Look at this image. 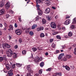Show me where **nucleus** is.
<instances>
[{
    "mask_svg": "<svg viewBox=\"0 0 76 76\" xmlns=\"http://www.w3.org/2000/svg\"><path fill=\"white\" fill-rule=\"evenodd\" d=\"M6 68L7 70H10L11 68V66L9 64H7L6 65Z\"/></svg>",
    "mask_w": 76,
    "mask_h": 76,
    "instance_id": "9b49d317",
    "label": "nucleus"
},
{
    "mask_svg": "<svg viewBox=\"0 0 76 76\" xmlns=\"http://www.w3.org/2000/svg\"><path fill=\"white\" fill-rule=\"evenodd\" d=\"M29 73L27 74V76H31V73H33V71H29Z\"/></svg>",
    "mask_w": 76,
    "mask_h": 76,
    "instance_id": "6ab92c4d",
    "label": "nucleus"
},
{
    "mask_svg": "<svg viewBox=\"0 0 76 76\" xmlns=\"http://www.w3.org/2000/svg\"><path fill=\"white\" fill-rule=\"evenodd\" d=\"M18 45H15V46L14 48H15V49H17V48H18Z\"/></svg>",
    "mask_w": 76,
    "mask_h": 76,
    "instance_id": "0e129e2a",
    "label": "nucleus"
},
{
    "mask_svg": "<svg viewBox=\"0 0 76 76\" xmlns=\"http://www.w3.org/2000/svg\"><path fill=\"white\" fill-rule=\"evenodd\" d=\"M9 16H10V15H9L8 14H7L6 15V18H9Z\"/></svg>",
    "mask_w": 76,
    "mask_h": 76,
    "instance_id": "13d9d810",
    "label": "nucleus"
},
{
    "mask_svg": "<svg viewBox=\"0 0 76 76\" xmlns=\"http://www.w3.org/2000/svg\"><path fill=\"white\" fill-rule=\"evenodd\" d=\"M59 32H54V34H59Z\"/></svg>",
    "mask_w": 76,
    "mask_h": 76,
    "instance_id": "052dcab7",
    "label": "nucleus"
},
{
    "mask_svg": "<svg viewBox=\"0 0 76 76\" xmlns=\"http://www.w3.org/2000/svg\"><path fill=\"white\" fill-rule=\"evenodd\" d=\"M15 64H14L12 66V69H15Z\"/></svg>",
    "mask_w": 76,
    "mask_h": 76,
    "instance_id": "49530a36",
    "label": "nucleus"
},
{
    "mask_svg": "<svg viewBox=\"0 0 76 76\" xmlns=\"http://www.w3.org/2000/svg\"><path fill=\"white\" fill-rule=\"evenodd\" d=\"M52 48H55V47H56V45H55V44H54V43H53L52 45Z\"/></svg>",
    "mask_w": 76,
    "mask_h": 76,
    "instance_id": "79ce46f5",
    "label": "nucleus"
},
{
    "mask_svg": "<svg viewBox=\"0 0 76 76\" xmlns=\"http://www.w3.org/2000/svg\"><path fill=\"white\" fill-rule=\"evenodd\" d=\"M71 22V21L70 20V19H68L64 22V25H67L69 24Z\"/></svg>",
    "mask_w": 76,
    "mask_h": 76,
    "instance_id": "39448f33",
    "label": "nucleus"
},
{
    "mask_svg": "<svg viewBox=\"0 0 76 76\" xmlns=\"http://www.w3.org/2000/svg\"><path fill=\"white\" fill-rule=\"evenodd\" d=\"M40 36L41 38H43L45 37V35H44V34L43 33H41L40 34Z\"/></svg>",
    "mask_w": 76,
    "mask_h": 76,
    "instance_id": "a211bd4d",
    "label": "nucleus"
},
{
    "mask_svg": "<svg viewBox=\"0 0 76 76\" xmlns=\"http://www.w3.org/2000/svg\"><path fill=\"white\" fill-rule=\"evenodd\" d=\"M66 57L68 58H70L72 57V56L70 55H67L66 56Z\"/></svg>",
    "mask_w": 76,
    "mask_h": 76,
    "instance_id": "c756f323",
    "label": "nucleus"
},
{
    "mask_svg": "<svg viewBox=\"0 0 76 76\" xmlns=\"http://www.w3.org/2000/svg\"><path fill=\"white\" fill-rule=\"evenodd\" d=\"M18 19L20 22H22V20H21V17L20 16L19 17Z\"/></svg>",
    "mask_w": 76,
    "mask_h": 76,
    "instance_id": "de8ad7c7",
    "label": "nucleus"
},
{
    "mask_svg": "<svg viewBox=\"0 0 76 76\" xmlns=\"http://www.w3.org/2000/svg\"><path fill=\"white\" fill-rule=\"evenodd\" d=\"M4 25L5 27H6V28H7V27L8 26H7V24L6 22H4Z\"/></svg>",
    "mask_w": 76,
    "mask_h": 76,
    "instance_id": "a18cd8bd",
    "label": "nucleus"
},
{
    "mask_svg": "<svg viewBox=\"0 0 76 76\" xmlns=\"http://www.w3.org/2000/svg\"><path fill=\"white\" fill-rule=\"evenodd\" d=\"M46 19H47L48 20H50V17L48 15L46 16Z\"/></svg>",
    "mask_w": 76,
    "mask_h": 76,
    "instance_id": "ea45409f",
    "label": "nucleus"
},
{
    "mask_svg": "<svg viewBox=\"0 0 76 76\" xmlns=\"http://www.w3.org/2000/svg\"><path fill=\"white\" fill-rule=\"evenodd\" d=\"M16 65L17 67H20V66H22V64H16Z\"/></svg>",
    "mask_w": 76,
    "mask_h": 76,
    "instance_id": "f704fd0d",
    "label": "nucleus"
},
{
    "mask_svg": "<svg viewBox=\"0 0 76 76\" xmlns=\"http://www.w3.org/2000/svg\"><path fill=\"white\" fill-rule=\"evenodd\" d=\"M7 54L8 57H11L13 54V52L11 49H9L7 50Z\"/></svg>",
    "mask_w": 76,
    "mask_h": 76,
    "instance_id": "f257e3e1",
    "label": "nucleus"
},
{
    "mask_svg": "<svg viewBox=\"0 0 76 76\" xmlns=\"http://www.w3.org/2000/svg\"><path fill=\"white\" fill-rule=\"evenodd\" d=\"M39 19V16H37V17H36L34 19V20H35L36 21H37Z\"/></svg>",
    "mask_w": 76,
    "mask_h": 76,
    "instance_id": "72a5a7b5",
    "label": "nucleus"
},
{
    "mask_svg": "<svg viewBox=\"0 0 76 76\" xmlns=\"http://www.w3.org/2000/svg\"><path fill=\"white\" fill-rule=\"evenodd\" d=\"M3 60V57H0V61H2Z\"/></svg>",
    "mask_w": 76,
    "mask_h": 76,
    "instance_id": "5fc2aeb1",
    "label": "nucleus"
},
{
    "mask_svg": "<svg viewBox=\"0 0 76 76\" xmlns=\"http://www.w3.org/2000/svg\"><path fill=\"white\" fill-rule=\"evenodd\" d=\"M44 65V63L43 62H42L40 64V66L41 67H43Z\"/></svg>",
    "mask_w": 76,
    "mask_h": 76,
    "instance_id": "5701e85b",
    "label": "nucleus"
},
{
    "mask_svg": "<svg viewBox=\"0 0 76 76\" xmlns=\"http://www.w3.org/2000/svg\"><path fill=\"white\" fill-rule=\"evenodd\" d=\"M56 76H61V73H55Z\"/></svg>",
    "mask_w": 76,
    "mask_h": 76,
    "instance_id": "4be33fe9",
    "label": "nucleus"
},
{
    "mask_svg": "<svg viewBox=\"0 0 76 76\" xmlns=\"http://www.w3.org/2000/svg\"><path fill=\"white\" fill-rule=\"evenodd\" d=\"M37 25L36 24H34L31 26V29H34L35 28H37Z\"/></svg>",
    "mask_w": 76,
    "mask_h": 76,
    "instance_id": "2eb2a0df",
    "label": "nucleus"
},
{
    "mask_svg": "<svg viewBox=\"0 0 76 76\" xmlns=\"http://www.w3.org/2000/svg\"><path fill=\"white\" fill-rule=\"evenodd\" d=\"M37 10H38V14L40 16H41V15H42V13H43V12H42V11L40 9V8H37Z\"/></svg>",
    "mask_w": 76,
    "mask_h": 76,
    "instance_id": "423d86ee",
    "label": "nucleus"
},
{
    "mask_svg": "<svg viewBox=\"0 0 76 76\" xmlns=\"http://www.w3.org/2000/svg\"><path fill=\"white\" fill-rule=\"evenodd\" d=\"M42 70L41 69L39 70V74H40V75H41L42 74Z\"/></svg>",
    "mask_w": 76,
    "mask_h": 76,
    "instance_id": "c9c22d12",
    "label": "nucleus"
},
{
    "mask_svg": "<svg viewBox=\"0 0 76 76\" xmlns=\"http://www.w3.org/2000/svg\"><path fill=\"white\" fill-rule=\"evenodd\" d=\"M39 74L38 73H36L35 74V76H39Z\"/></svg>",
    "mask_w": 76,
    "mask_h": 76,
    "instance_id": "774afa93",
    "label": "nucleus"
},
{
    "mask_svg": "<svg viewBox=\"0 0 76 76\" xmlns=\"http://www.w3.org/2000/svg\"><path fill=\"white\" fill-rule=\"evenodd\" d=\"M62 48H61V49H64L66 48V46L65 45H62L61 46Z\"/></svg>",
    "mask_w": 76,
    "mask_h": 76,
    "instance_id": "e433bc0d",
    "label": "nucleus"
},
{
    "mask_svg": "<svg viewBox=\"0 0 76 76\" xmlns=\"http://www.w3.org/2000/svg\"><path fill=\"white\" fill-rule=\"evenodd\" d=\"M60 53V50H56V52H55L54 54H58V53Z\"/></svg>",
    "mask_w": 76,
    "mask_h": 76,
    "instance_id": "7c9ffc66",
    "label": "nucleus"
},
{
    "mask_svg": "<svg viewBox=\"0 0 76 76\" xmlns=\"http://www.w3.org/2000/svg\"><path fill=\"white\" fill-rule=\"evenodd\" d=\"M32 50L33 52H35V51H37V48L34 47L32 48Z\"/></svg>",
    "mask_w": 76,
    "mask_h": 76,
    "instance_id": "a878e982",
    "label": "nucleus"
},
{
    "mask_svg": "<svg viewBox=\"0 0 76 76\" xmlns=\"http://www.w3.org/2000/svg\"><path fill=\"white\" fill-rule=\"evenodd\" d=\"M71 28L72 29H74L75 28V26L74 25H72L71 26Z\"/></svg>",
    "mask_w": 76,
    "mask_h": 76,
    "instance_id": "4d7b16f0",
    "label": "nucleus"
},
{
    "mask_svg": "<svg viewBox=\"0 0 76 76\" xmlns=\"http://www.w3.org/2000/svg\"><path fill=\"white\" fill-rule=\"evenodd\" d=\"M9 12L10 13H11V14H13V13H14V12L12 10H10L9 11Z\"/></svg>",
    "mask_w": 76,
    "mask_h": 76,
    "instance_id": "8fccbe9b",
    "label": "nucleus"
},
{
    "mask_svg": "<svg viewBox=\"0 0 76 76\" xmlns=\"http://www.w3.org/2000/svg\"><path fill=\"white\" fill-rule=\"evenodd\" d=\"M54 41V39H50V42H53Z\"/></svg>",
    "mask_w": 76,
    "mask_h": 76,
    "instance_id": "3c124183",
    "label": "nucleus"
},
{
    "mask_svg": "<svg viewBox=\"0 0 76 76\" xmlns=\"http://www.w3.org/2000/svg\"><path fill=\"white\" fill-rule=\"evenodd\" d=\"M0 27L1 28H2V27H3V25H2V24L0 23Z\"/></svg>",
    "mask_w": 76,
    "mask_h": 76,
    "instance_id": "69168bd1",
    "label": "nucleus"
},
{
    "mask_svg": "<svg viewBox=\"0 0 76 76\" xmlns=\"http://www.w3.org/2000/svg\"><path fill=\"white\" fill-rule=\"evenodd\" d=\"M17 57V54L16 53H14L13 54V58H16Z\"/></svg>",
    "mask_w": 76,
    "mask_h": 76,
    "instance_id": "58836bf2",
    "label": "nucleus"
},
{
    "mask_svg": "<svg viewBox=\"0 0 76 76\" xmlns=\"http://www.w3.org/2000/svg\"><path fill=\"white\" fill-rule=\"evenodd\" d=\"M4 45L5 47H6V48H10V45L7 43H6L4 45H3V48H4Z\"/></svg>",
    "mask_w": 76,
    "mask_h": 76,
    "instance_id": "0eeeda50",
    "label": "nucleus"
},
{
    "mask_svg": "<svg viewBox=\"0 0 76 76\" xmlns=\"http://www.w3.org/2000/svg\"><path fill=\"white\" fill-rule=\"evenodd\" d=\"M51 69H52V68H48V69H46V70L47 72H50V71H51Z\"/></svg>",
    "mask_w": 76,
    "mask_h": 76,
    "instance_id": "a19ab883",
    "label": "nucleus"
},
{
    "mask_svg": "<svg viewBox=\"0 0 76 76\" xmlns=\"http://www.w3.org/2000/svg\"><path fill=\"white\" fill-rule=\"evenodd\" d=\"M15 28H17V27H18V25H17L16 23H15Z\"/></svg>",
    "mask_w": 76,
    "mask_h": 76,
    "instance_id": "680f3d73",
    "label": "nucleus"
},
{
    "mask_svg": "<svg viewBox=\"0 0 76 76\" xmlns=\"http://www.w3.org/2000/svg\"><path fill=\"white\" fill-rule=\"evenodd\" d=\"M46 20H45L44 19H42V24H45V23H46Z\"/></svg>",
    "mask_w": 76,
    "mask_h": 76,
    "instance_id": "412c9836",
    "label": "nucleus"
},
{
    "mask_svg": "<svg viewBox=\"0 0 76 76\" xmlns=\"http://www.w3.org/2000/svg\"><path fill=\"white\" fill-rule=\"evenodd\" d=\"M4 5V4L3 3H1L0 4V7H2Z\"/></svg>",
    "mask_w": 76,
    "mask_h": 76,
    "instance_id": "4c0bfd02",
    "label": "nucleus"
},
{
    "mask_svg": "<svg viewBox=\"0 0 76 76\" xmlns=\"http://www.w3.org/2000/svg\"><path fill=\"white\" fill-rule=\"evenodd\" d=\"M42 57H40L39 58L38 56H37L36 57L35 59V61L36 63L37 62H39V61H42Z\"/></svg>",
    "mask_w": 76,
    "mask_h": 76,
    "instance_id": "f03ea898",
    "label": "nucleus"
},
{
    "mask_svg": "<svg viewBox=\"0 0 76 76\" xmlns=\"http://www.w3.org/2000/svg\"><path fill=\"white\" fill-rule=\"evenodd\" d=\"M3 60H4L5 61H7V58H6V55H4L2 57Z\"/></svg>",
    "mask_w": 76,
    "mask_h": 76,
    "instance_id": "f3484780",
    "label": "nucleus"
},
{
    "mask_svg": "<svg viewBox=\"0 0 76 76\" xmlns=\"http://www.w3.org/2000/svg\"><path fill=\"white\" fill-rule=\"evenodd\" d=\"M65 69L67 70H70V67H69L68 66H65Z\"/></svg>",
    "mask_w": 76,
    "mask_h": 76,
    "instance_id": "bb28decb",
    "label": "nucleus"
},
{
    "mask_svg": "<svg viewBox=\"0 0 76 76\" xmlns=\"http://www.w3.org/2000/svg\"><path fill=\"white\" fill-rule=\"evenodd\" d=\"M52 8L53 9H56V8L54 7H52Z\"/></svg>",
    "mask_w": 76,
    "mask_h": 76,
    "instance_id": "338daca9",
    "label": "nucleus"
},
{
    "mask_svg": "<svg viewBox=\"0 0 76 76\" xmlns=\"http://www.w3.org/2000/svg\"><path fill=\"white\" fill-rule=\"evenodd\" d=\"M50 9L49 8H48L45 10V13L47 14L50 13Z\"/></svg>",
    "mask_w": 76,
    "mask_h": 76,
    "instance_id": "1a4fd4ad",
    "label": "nucleus"
},
{
    "mask_svg": "<svg viewBox=\"0 0 76 76\" xmlns=\"http://www.w3.org/2000/svg\"><path fill=\"white\" fill-rule=\"evenodd\" d=\"M41 47V46L40 45L39 46H37L38 49L39 50H42V49L40 48H41V47Z\"/></svg>",
    "mask_w": 76,
    "mask_h": 76,
    "instance_id": "37998d69",
    "label": "nucleus"
},
{
    "mask_svg": "<svg viewBox=\"0 0 76 76\" xmlns=\"http://www.w3.org/2000/svg\"><path fill=\"white\" fill-rule=\"evenodd\" d=\"M12 72H13V70L12 69H11L10 71H8V74L9 76L12 75L13 74L12 73Z\"/></svg>",
    "mask_w": 76,
    "mask_h": 76,
    "instance_id": "6e6552de",
    "label": "nucleus"
},
{
    "mask_svg": "<svg viewBox=\"0 0 76 76\" xmlns=\"http://www.w3.org/2000/svg\"><path fill=\"white\" fill-rule=\"evenodd\" d=\"M63 60L64 61H66L67 60V58H66L64 57L63 58Z\"/></svg>",
    "mask_w": 76,
    "mask_h": 76,
    "instance_id": "bf43d9fd",
    "label": "nucleus"
},
{
    "mask_svg": "<svg viewBox=\"0 0 76 76\" xmlns=\"http://www.w3.org/2000/svg\"><path fill=\"white\" fill-rule=\"evenodd\" d=\"M73 22H72V23H76V18H75L73 20Z\"/></svg>",
    "mask_w": 76,
    "mask_h": 76,
    "instance_id": "cd10ccee",
    "label": "nucleus"
},
{
    "mask_svg": "<svg viewBox=\"0 0 76 76\" xmlns=\"http://www.w3.org/2000/svg\"><path fill=\"white\" fill-rule=\"evenodd\" d=\"M4 13V10L2 9L0 10V15H3Z\"/></svg>",
    "mask_w": 76,
    "mask_h": 76,
    "instance_id": "ddd939ff",
    "label": "nucleus"
},
{
    "mask_svg": "<svg viewBox=\"0 0 76 76\" xmlns=\"http://www.w3.org/2000/svg\"><path fill=\"white\" fill-rule=\"evenodd\" d=\"M64 56V53H61V54L58 57V59L59 60H60V59H61V58L63 56Z\"/></svg>",
    "mask_w": 76,
    "mask_h": 76,
    "instance_id": "f8f14e48",
    "label": "nucleus"
},
{
    "mask_svg": "<svg viewBox=\"0 0 76 76\" xmlns=\"http://www.w3.org/2000/svg\"><path fill=\"white\" fill-rule=\"evenodd\" d=\"M5 7L6 9H9V7H10V3H7L5 4Z\"/></svg>",
    "mask_w": 76,
    "mask_h": 76,
    "instance_id": "9d476101",
    "label": "nucleus"
},
{
    "mask_svg": "<svg viewBox=\"0 0 76 76\" xmlns=\"http://www.w3.org/2000/svg\"><path fill=\"white\" fill-rule=\"evenodd\" d=\"M19 41L20 43H21L22 42V40L21 39H19Z\"/></svg>",
    "mask_w": 76,
    "mask_h": 76,
    "instance_id": "864d4df0",
    "label": "nucleus"
},
{
    "mask_svg": "<svg viewBox=\"0 0 76 76\" xmlns=\"http://www.w3.org/2000/svg\"><path fill=\"white\" fill-rule=\"evenodd\" d=\"M37 31H41V29H40V27H38L37 29Z\"/></svg>",
    "mask_w": 76,
    "mask_h": 76,
    "instance_id": "6e6d98bb",
    "label": "nucleus"
},
{
    "mask_svg": "<svg viewBox=\"0 0 76 76\" xmlns=\"http://www.w3.org/2000/svg\"><path fill=\"white\" fill-rule=\"evenodd\" d=\"M22 53L23 55H25L26 54V50H24L23 51Z\"/></svg>",
    "mask_w": 76,
    "mask_h": 76,
    "instance_id": "c85d7f7f",
    "label": "nucleus"
},
{
    "mask_svg": "<svg viewBox=\"0 0 76 76\" xmlns=\"http://www.w3.org/2000/svg\"><path fill=\"white\" fill-rule=\"evenodd\" d=\"M45 3L48 6H49L50 4V1L48 0L45 1Z\"/></svg>",
    "mask_w": 76,
    "mask_h": 76,
    "instance_id": "4468645a",
    "label": "nucleus"
},
{
    "mask_svg": "<svg viewBox=\"0 0 76 76\" xmlns=\"http://www.w3.org/2000/svg\"><path fill=\"white\" fill-rule=\"evenodd\" d=\"M15 32L18 35H20L22 33V31L19 29H18L15 30Z\"/></svg>",
    "mask_w": 76,
    "mask_h": 76,
    "instance_id": "7ed1b4c3",
    "label": "nucleus"
},
{
    "mask_svg": "<svg viewBox=\"0 0 76 76\" xmlns=\"http://www.w3.org/2000/svg\"><path fill=\"white\" fill-rule=\"evenodd\" d=\"M29 28H28L26 29L25 31L26 32V33H29Z\"/></svg>",
    "mask_w": 76,
    "mask_h": 76,
    "instance_id": "473e14b6",
    "label": "nucleus"
},
{
    "mask_svg": "<svg viewBox=\"0 0 76 76\" xmlns=\"http://www.w3.org/2000/svg\"><path fill=\"white\" fill-rule=\"evenodd\" d=\"M56 38L58 39H61V37H60V36H58V35L57 36Z\"/></svg>",
    "mask_w": 76,
    "mask_h": 76,
    "instance_id": "09e8293b",
    "label": "nucleus"
},
{
    "mask_svg": "<svg viewBox=\"0 0 76 76\" xmlns=\"http://www.w3.org/2000/svg\"><path fill=\"white\" fill-rule=\"evenodd\" d=\"M30 67H31V66H30V65L27 66V69L28 72H31V71H32L31 70Z\"/></svg>",
    "mask_w": 76,
    "mask_h": 76,
    "instance_id": "dca6fc26",
    "label": "nucleus"
},
{
    "mask_svg": "<svg viewBox=\"0 0 76 76\" xmlns=\"http://www.w3.org/2000/svg\"><path fill=\"white\" fill-rule=\"evenodd\" d=\"M50 26L51 28H56V24L54 22H52L50 24Z\"/></svg>",
    "mask_w": 76,
    "mask_h": 76,
    "instance_id": "20e7f679",
    "label": "nucleus"
},
{
    "mask_svg": "<svg viewBox=\"0 0 76 76\" xmlns=\"http://www.w3.org/2000/svg\"><path fill=\"white\" fill-rule=\"evenodd\" d=\"M40 30L41 31H43L44 30V27H40Z\"/></svg>",
    "mask_w": 76,
    "mask_h": 76,
    "instance_id": "603ef678",
    "label": "nucleus"
},
{
    "mask_svg": "<svg viewBox=\"0 0 76 76\" xmlns=\"http://www.w3.org/2000/svg\"><path fill=\"white\" fill-rule=\"evenodd\" d=\"M29 34L31 35V36H32V35H34V32H33L32 31H30L29 32Z\"/></svg>",
    "mask_w": 76,
    "mask_h": 76,
    "instance_id": "2f4dec72",
    "label": "nucleus"
},
{
    "mask_svg": "<svg viewBox=\"0 0 76 76\" xmlns=\"http://www.w3.org/2000/svg\"><path fill=\"white\" fill-rule=\"evenodd\" d=\"M37 1L39 3H40V4H43V3H44L43 1L41 0H37Z\"/></svg>",
    "mask_w": 76,
    "mask_h": 76,
    "instance_id": "aec40b11",
    "label": "nucleus"
},
{
    "mask_svg": "<svg viewBox=\"0 0 76 76\" xmlns=\"http://www.w3.org/2000/svg\"><path fill=\"white\" fill-rule=\"evenodd\" d=\"M62 30H63V31H65V29H66V28L64 27H63L62 28Z\"/></svg>",
    "mask_w": 76,
    "mask_h": 76,
    "instance_id": "e2e57ef3",
    "label": "nucleus"
},
{
    "mask_svg": "<svg viewBox=\"0 0 76 76\" xmlns=\"http://www.w3.org/2000/svg\"><path fill=\"white\" fill-rule=\"evenodd\" d=\"M73 35V34H72V33L71 31H70L68 33V36L69 37H72V35Z\"/></svg>",
    "mask_w": 76,
    "mask_h": 76,
    "instance_id": "b1692460",
    "label": "nucleus"
},
{
    "mask_svg": "<svg viewBox=\"0 0 76 76\" xmlns=\"http://www.w3.org/2000/svg\"><path fill=\"white\" fill-rule=\"evenodd\" d=\"M36 4H37V7H38V8H39V5H38V2H37V0H36Z\"/></svg>",
    "mask_w": 76,
    "mask_h": 76,
    "instance_id": "c03bdc74",
    "label": "nucleus"
},
{
    "mask_svg": "<svg viewBox=\"0 0 76 76\" xmlns=\"http://www.w3.org/2000/svg\"><path fill=\"white\" fill-rule=\"evenodd\" d=\"M10 29L11 30H13V25H10L9 26Z\"/></svg>",
    "mask_w": 76,
    "mask_h": 76,
    "instance_id": "393cba45",
    "label": "nucleus"
}]
</instances>
